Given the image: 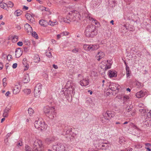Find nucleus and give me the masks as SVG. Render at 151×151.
<instances>
[{
    "label": "nucleus",
    "instance_id": "1",
    "mask_svg": "<svg viewBox=\"0 0 151 151\" xmlns=\"http://www.w3.org/2000/svg\"><path fill=\"white\" fill-rule=\"evenodd\" d=\"M81 17L79 12L76 10L70 12L66 16V18L63 19V21L66 23H69L70 22H79Z\"/></svg>",
    "mask_w": 151,
    "mask_h": 151
},
{
    "label": "nucleus",
    "instance_id": "2",
    "mask_svg": "<svg viewBox=\"0 0 151 151\" xmlns=\"http://www.w3.org/2000/svg\"><path fill=\"white\" fill-rule=\"evenodd\" d=\"M98 34L97 30L95 25L91 24L88 25L85 31V34L88 37H93Z\"/></svg>",
    "mask_w": 151,
    "mask_h": 151
},
{
    "label": "nucleus",
    "instance_id": "3",
    "mask_svg": "<svg viewBox=\"0 0 151 151\" xmlns=\"http://www.w3.org/2000/svg\"><path fill=\"white\" fill-rule=\"evenodd\" d=\"M44 111L47 116L51 119L55 116V108L53 107L46 106L44 108Z\"/></svg>",
    "mask_w": 151,
    "mask_h": 151
},
{
    "label": "nucleus",
    "instance_id": "4",
    "mask_svg": "<svg viewBox=\"0 0 151 151\" xmlns=\"http://www.w3.org/2000/svg\"><path fill=\"white\" fill-rule=\"evenodd\" d=\"M34 124L36 128L42 131L45 130L47 127V125L45 124L44 122L41 121L39 119L37 121H35Z\"/></svg>",
    "mask_w": 151,
    "mask_h": 151
},
{
    "label": "nucleus",
    "instance_id": "5",
    "mask_svg": "<svg viewBox=\"0 0 151 151\" xmlns=\"http://www.w3.org/2000/svg\"><path fill=\"white\" fill-rule=\"evenodd\" d=\"M67 92L65 93V95L66 96V98H67L68 97H71L72 95H74V88L75 86L72 85H70V86H68L67 85Z\"/></svg>",
    "mask_w": 151,
    "mask_h": 151
},
{
    "label": "nucleus",
    "instance_id": "6",
    "mask_svg": "<svg viewBox=\"0 0 151 151\" xmlns=\"http://www.w3.org/2000/svg\"><path fill=\"white\" fill-rule=\"evenodd\" d=\"M114 112L112 111H106V113L104 115V118H102L101 121L102 123H104L103 119L104 118L107 120H109V119H111L113 117L115 116Z\"/></svg>",
    "mask_w": 151,
    "mask_h": 151
},
{
    "label": "nucleus",
    "instance_id": "7",
    "mask_svg": "<svg viewBox=\"0 0 151 151\" xmlns=\"http://www.w3.org/2000/svg\"><path fill=\"white\" fill-rule=\"evenodd\" d=\"M33 147L37 150H40L42 147V141L39 139L36 140L34 142Z\"/></svg>",
    "mask_w": 151,
    "mask_h": 151
},
{
    "label": "nucleus",
    "instance_id": "8",
    "mask_svg": "<svg viewBox=\"0 0 151 151\" xmlns=\"http://www.w3.org/2000/svg\"><path fill=\"white\" fill-rule=\"evenodd\" d=\"M118 85L114 83H111L109 86V89L113 91H115V93L119 92V88Z\"/></svg>",
    "mask_w": 151,
    "mask_h": 151
},
{
    "label": "nucleus",
    "instance_id": "9",
    "mask_svg": "<svg viewBox=\"0 0 151 151\" xmlns=\"http://www.w3.org/2000/svg\"><path fill=\"white\" fill-rule=\"evenodd\" d=\"M25 31L29 34L30 35L32 32V29L31 26L28 23H26L24 25Z\"/></svg>",
    "mask_w": 151,
    "mask_h": 151
},
{
    "label": "nucleus",
    "instance_id": "10",
    "mask_svg": "<svg viewBox=\"0 0 151 151\" xmlns=\"http://www.w3.org/2000/svg\"><path fill=\"white\" fill-rule=\"evenodd\" d=\"M56 150L58 151H65V147L64 144L59 143L57 144L56 147Z\"/></svg>",
    "mask_w": 151,
    "mask_h": 151
},
{
    "label": "nucleus",
    "instance_id": "11",
    "mask_svg": "<svg viewBox=\"0 0 151 151\" xmlns=\"http://www.w3.org/2000/svg\"><path fill=\"white\" fill-rule=\"evenodd\" d=\"M103 140H100V143L102 144L101 146V149H106L109 147L108 142L107 141H105Z\"/></svg>",
    "mask_w": 151,
    "mask_h": 151
},
{
    "label": "nucleus",
    "instance_id": "12",
    "mask_svg": "<svg viewBox=\"0 0 151 151\" xmlns=\"http://www.w3.org/2000/svg\"><path fill=\"white\" fill-rule=\"evenodd\" d=\"M21 88V86L19 83H18V85H16L13 90V93L15 94L18 93L20 91Z\"/></svg>",
    "mask_w": 151,
    "mask_h": 151
},
{
    "label": "nucleus",
    "instance_id": "13",
    "mask_svg": "<svg viewBox=\"0 0 151 151\" xmlns=\"http://www.w3.org/2000/svg\"><path fill=\"white\" fill-rule=\"evenodd\" d=\"M80 83L82 86H86L89 83L88 79L87 78L83 79L80 81Z\"/></svg>",
    "mask_w": 151,
    "mask_h": 151
},
{
    "label": "nucleus",
    "instance_id": "14",
    "mask_svg": "<svg viewBox=\"0 0 151 151\" xmlns=\"http://www.w3.org/2000/svg\"><path fill=\"white\" fill-rule=\"evenodd\" d=\"M104 53L102 52H98L96 56L97 60L99 61L101 59L104 58Z\"/></svg>",
    "mask_w": 151,
    "mask_h": 151
},
{
    "label": "nucleus",
    "instance_id": "15",
    "mask_svg": "<svg viewBox=\"0 0 151 151\" xmlns=\"http://www.w3.org/2000/svg\"><path fill=\"white\" fill-rule=\"evenodd\" d=\"M22 51L19 48H17L15 51V56L16 58H19L22 54Z\"/></svg>",
    "mask_w": 151,
    "mask_h": 151
},
{
    "label": "nucleus",
    "instance_id": "16",
    "mask_svg": "<svg viewBox=\"0 0 151 151\" xmlns=\"http://www.w3.org/2000/svg\"><path fill=\"white\" fill-rule=\"evenodd\" d=\"M25 16L27 19L32 23H33L35 22L34 18L29 14H27Z\"/></svg>",
    "mask_w": 151,
    "mask_h": 151
},
{
    "label": "nucleus",
    "instance_id": "17",
    "mask_svg": "<svg viewBox=\"0 0 151 151\" xmlns=\"http://www.w3.org/2000/svg\"><path fill=\"white\" fill-rule=\"evenodd\" d=\"M10 109V108L6 107L4 111L3 116L4 117H6L8 116V114L9 111Z\"/></svg>",
    "mask_w": 151,
    "mask_h": 151
},
{
    "label": "nucleus",
    "instance_id": "18",
    "mask_svg": "<svg viewBox=\"0 0 151 151\" xmlns=\"http://www.w3.org/2000/svg\"><path fill=\"white\" fill-rule=\"evenodd\" d=\"M145 92L141 91L138 92L136 94V96L138 98H139L143 97L145 95Z\"/></svg>",
    "mask_w": 151,
    "mask_h": 151
},
{
    "label": "nucleus",
    "instance_id": "19",
    "mask_svg": "<svg viewBox=\"0 0 151 151\" xmlns=\"http://www.w3.org/2000/svg\"><path fill=\"white\" fill-rule=\"evenodd\" d=\"M116 72L115 71H113L111 70H109L108 74H109V77L111 78L116 77Z\"/></svg>",
    "mask_w": 151,
    "mask_h": 151
},
{
    "label": "nucleus",
    "instance_id": "20",
    "mask_svg": "<svg viewBox=\"0 0 151 151\" xmlns=\"http://www.w3.org/2000/svg\"><path fill=\"white\" fill-rule=\"evenodd\" d=\"M23 81V82L24 83H27L29 81V77L28 74H26L24 75Z\"/></svg>",
    "mask_w": 151,
    "mask_h": 151
},
{
    "label": "nucleus",
    "instance_id": "21",
    "mask_svg": "<svg viewBox=\"0 0 151 151\" xmlns=\"http://www.w3.org/2000/svg\"><path fill=\"white\" fill-rule=\"evenodd\" d=\"M34 62L36 63H38L40 61V58L38 55H35L33 57Z\"/></svg>",
    "mask_w": 151,
    "mask_h": 151
},
{
    "label": "nucleus",
    "instance_id": "22",
    "mask_svg": "<svg viewBox=\"0 0 151 151\" xmlns=\"http://www.w3.org/2000/svg\"><path fill=\"white\" fill-rule=\"evenodd\" d=\"M41 92L35 89L34 91V96L36 98H39L40 96Z\"/></svg>",
    "mask_w": 151,
    "mask_h": 151
},
{
    "label": "nucleus",
    "instance_id": "23",
    "mask_svg": "<svg viewBox=\"0 0 151 151\" xmlns=\"http://www.w3.org/2000/svg\"><path fill=\"white\" fill-rule=\"evenodd\" d=\"M39 24L41 26L44 27L47 24V22L45 20L42 19L39 21Z\"/></svg>",
    "mask_w": 151,
    "mask_h": 151
},
{
    "label": "nucleus",
    "instance_id": "24",
    "mask_svg": "<svg viewBox=\"0 0 151 151\" xmlns=\"http://www.w3.org/2000/svg\"><path fill=\"white\" fill-rule=\"evenodd\" d=\"M91 45L84 44L83 46V47L85 50L91 51Z\"/></svg>",
    "mask_w": 151,
    "mask_h": 151
},
{
    "label": "nucleus",
    "instance_id": "25",
    "mask_svg": "<svg viewBox=\"0 0 151 151\" xmlns=\"http://www.w3.org/2000/svg\"><path fill=\"white\" fill-rule=\"evenodd\" d=\"M108 60H107L106 61H105V62H106L108 63L105 66V70H107L111 68L112 63L111 61H110L109 63H108Z\"/></svg>",
    "mask_w": 151,
    "mask_h": 151
},
{
    "label": "nucleus",
    "instance_id": "26",
    "mask_svg": "<svg viewBox=\"0 0 151 151\" xmlns=\"http://www.w3.org/2000/svg\"><path fill=\"white\" fill-rule=\"evenodd\" d=\"M126 71V76L127 78H129L131 76V71L129 68H125Z\"/></svg>",
    "mask_w": 151,
    "mask_h": 151
},
{
    "label": "nucleus",
    "instance_id": "27",
    "mask_svg": "<svg viewBox=\"0 0 151 151\" xmlns=\"http://www.w3.org/2000/svg\"><path fill=\"white\" fill-rule=\"evenodd\" d=\"M91 51L96 50L98 49L99 47V45H91Z\"/></svg>",
    "mask_w": 151,
    "mask_h": 151
},
{
    "label": "nucleus",
    "instance_id": "28",
    "mask_svg": "<svg viewBox=\"0 0 151 151\" xmlns=\"http://www.w3.org/2000/svg\"><path fill=\"white\" fill-rule=\"evenodd\" d=\"M7 4L6 3L2 2H1L0 3V6L1 8L4 9H5L7 10L8 9H7V8H6V7H7Z\"/></svg>",
    "mask_w": 151,
    "mask_h": 151
},
{
    "label": "nucleus",
    "instance_id": "29",
    "mask_svg": "<svg viewBox=\"0 0 151 151\" xmlns=\"http://www.w3.org/2000/svg\"><path fill=\"white\" fill-rule=\"evenodd\" d=\"M42 88V85L40 83L37 84L35 87V89L40 91Z\"/></svg>",
    "mask_w": 151,
    "mask_h": 151
},
{
    "label": "nucleus",
    "instance_id": "30",
    "mask_svg": "<svg viewBox=\"0 0 151 151\" xmlns=\"http://www.w3.org/2000/svg\"><path fill=\"white\" fill-rule=\"evenodd\" d=\"M22 63L24 65L26 68V69L24 70H27L28 69L29 66L27 65V59L26 58H24L23 60Z\"/></svg>",
    "mask_w": 151,
    "mask_h": 151
},
{
    "label": "nucleus",
    "instance_id": "31",
    "mask_svg": "<svg viewBox=\"0 0 151 151\" xmlns=\"http://www.w3.org/2000/svg\"><path fill=\"white\" fill-rule=\"evenodd\" d=\"M68 128V126H65L64 129V132H65V134H68L71 131L70 129H69L68 130H67Z\"/></svg>",
    "mask_w": 151,
    "mask_h": 151
},
{
    "label": "nucleus",
    "instance_id": "32",
    "mask_svg": "<svg viewBox=\"0 0 151 151\" xmlns=\"http://www.w3.org/2000/svg\"><path fill=\"white\" fill-rule=\"evenodd\" d=\"M55 140V138L54 137L50 136L47 138L45 139L46 142H52Z\"/></svg>",
    "mask_w": 151,
    "mask_h": 151
},
{
    "label": "nucleus",
    "instance_id": "33",
    "mask_svg": "<svg viewBox=\"0 0 151 151\" xmlns=\"http://www.w3.org/2000/svg\"><path fill=\"white\" fill-rule=\"evenodd\" d=\"M22 12L20 10H17L14 12V14L18 16L22 14Z\"/></svg>",
    "mask_w": 151,
    "mask_h": 151
},
{
    "label": "nucleus",
    "instance_id": "34",
    "mask_svg": "<svg viewBox=\"0 0 151 151\" xmlns=\"http://www.w3.org/2000/svg\"><path fill=\"white\" fill-rule=\"evenodd\" d=\"M18 39V36L16 35H14L12 37V41L13 42H17Z\"/></svg>",
    "mask_w": 151,
    "mask_h": 151
},
{
    "label": "nucleus",
    "instance_id": "35",
    "mask_svg": "<svg viewBox=\"0 0 151 151\" xmlns=\"http://www.w3.org/2000/svg\"><path fill=\"white\" fill-rule=\"evenodd\" d=\"M132 105H130V106H128L126 108V111L127 112H129L132 110Z\"/></svg>",
    "mask_w": 151,
    "mask_h": 151
},
{
    "label": "nucleus",
    "instance_id": "36",
    "mask_svg": "<svg viewBox=\"0 0 151 151\" xmlns=\"http://www.w3.org/2000/svg\"><path fill=\"white\" fill-rule=\"evenodd\" d=\"M85 17L87 18L88 19L90 20H91L92 19L94 21H96V20H94V19H93L92 17H91L90 15L89 14H88V13H86V14H85Z\"/></svg>",
    "mask_w": 151,
    "mask_h": 151
},
{
    "label": "nucleus",
    "instance_id": "37",
    "mask_svg": "<svg viewBox=\"0 0 151 151\" xmlns=\"http://www.w3.org/2000/svg\"><path fill=\"white\" fill-rule=\"evenodd\" d=\"M7 7L12 8L14 6V3L12 1H9L8 2Z\"/></svg>",
    "mask_w": 151,
    "mask_h": 151
},
{
    "label": "nucleus",
    "instance_id": "38",
    "mask_svg": "<svg viewBox=\"0 0 151 151\" xmlns=\"http://www.w3.org/2000/svg\"><path fill=\"white\" fill-rule=\"evenodd\" d=\"M25 151H34V150H32L30 147L27 145H26L25 146Z\"/></svg>",
    "mask_w": 151,
    "mask_h": 151
},
{
    "label": "nucleus",
    "instance_id": "39",
    "mask_svg": "<svg viewBox=\"0 0 151 151\" xmlns=\"http://www.w3.org/2000/svg\"><path fill=\"white\" fill-rule=\"evenodd\" d=\"M72 52L75 53L79 52L80 50L78 48H75L72 50Z\"/></svg>",
    "mask_w": 151,
    "mask_h": 151
},
{
    "label": "nucleus",
    "instance_id": "40",
    "mask_svg": "<svg viewBox=\"0 0 151 151\" xmlns=\"http://www.w3.org/2000/svg\"><path fill=\"white\" fill-rule=\"evenodd\" d=\"M129 96L126 95L122 97V99L124 101H126L129 99Z\"/></svg>",
    "mask_w": 151,
    "mask_h": 151
},
{
    "label": "nucleus",
    "instance_id": "41",
    "mask_svg": "<svg viewBox=\"0 0 151 151\" xmlns=\"http://www.w3.org/2000/svg\"><path fill=\"white\" fill-rule=\"evenodd\" d=\"M24 92L27 94H29L31 92V90L29 89H26L24 90Z\"/></svg>",
    "mask_w": 151,
    "mask_h": 151
},
{
    "label": "nucleus",
    "instance_id": "42",
    "mask_svg": "<svg viewBox=\"0 0 151 151\" xmlns=\"http://www.w3.org/2000/svg\"><path fill=\"white\" fill-rule=\"evenodd\" d=\"M57 24V22L56 21L52 22L51 21H50L49 22V24L52 26H53Z\"/></svg>",
    "mask_w": 151,
    "mask_h": 151
},
{
    "label": "nucleus",
    "instance_id": "43",
    "mask_svg": "<svg viewBox=\"0 0 151 151\" xmlns=\"http://www.w3.org/2000/svg\"><path fill=\"white\" fill-rule=\"evenodd\" d=\"M32 36L35 37L36 39H38V36L37 34L35 32H32Z\"/></svg>",
    "mask_w": 151,
    "mask_h": 151
},
{
    "label": "nucleus",
    "instance_id": "44",
    "mask_svg": "<svg viewBox=\"0 0 151 151\" xmlns=\"http://www.w3.org/2000/svg\"><path fill=\"white\" fill-rule=\"evenodd\" d=\"M28 112L29 114L30 115L32 114L34 112V111L33 109L31 108H29L28 109Z\"/></svg>",
    "mask_w": 151,
    "mask_h": 151
},
{
    "label": "nucleus",
    "instance_id": "45",
    "mask_svg": "<svg viewBox=\"0 0 151 151\" xmlns=\"http://www.w3.org/2000/svg\"><path fill=\"white\" fill-rule=\"evenodd\" d=\"M6 78H4L3 79V86L4 87H5L6 86Z\"/></svg>",
    "mask_w": 151,
    "mask_h": 151
},
{
    "label": "nucleus",
    "instance_id": "46",
    "mask_svg": "<svg viewBox=\"0 0 151 151\" xmlns=\"http://www.w3.org/2000/svg\"><path fill=\"white\" fill-rule=\"evenodd\" d=\"M136 85L138 88H140L142 87V83L139 82H137L136 83Z\"/></svg>",
    "mask_w": 151,
    "mask_h": 151
},
{
    "label": "nucleus",
    "instance_id": "47",
    "mask_svg": "<svg viewBox=\"0 0 151 151\" xmlns=\"http://www.w3.org/2000/svg\"><path fill=\"white\" fill-rule=\"evenodd\" d=\"M139 110L140 112L142 113L143 114H145V113L146 112V110L144 109H140Z\"/></svg>",
    "mask_w": 151,
    "mask_h": 151
},
{
    "label": "nucleus",
    "instance_id": "48",
    "mask_svg": "<svg viewBox=\"0 0 151 151\" xmlns=\"http://www.w3.org/2000/svg\"><path fill=\"white\" fill-rule=\"evenodd\" d=\"M46 55L49 58H51L52 57V54L50 52H49L48 53L46 52Z\"/></svg>",
    "mask_w": 151,
    "mask_h": 151
},
{
    "label": "nucleus",
    "instance_id": "49",
    "mask_svg": "<svg viewBox=\"0 0 151 151\" xmlns=\"http://www.w3.org/2000/svg\"><path fill=\"white\" fill-rule=\"evenodd\" d=\"M69 33L67 32H64L61 33V35L63 36L68 35Z\"/></svg>",
    "mask_w": 151,
    "mask_h": 151
},
{
    "label": "nucleus",
    "instance_id": "50",
    "mask_svg": "<svg viewBox=\"0 0 151 151\" xmlns=\"http://www.w3.org/2000/svg\"><path fill=\"white\" fill-rule=\"evenodd\" d=\"M147 116L149 118H151V110H150L147 113Z\"/></svg>",
    "mask_w": 151,
    "mask_h": 151
},
{
    "label": "nucleus",
    "instance_id": "51",
    "mask_svg": "<svg viewBox=\"0 0 151 151\" xmlns=\"http://www.w3.org/2000/svg\"><path fill=\"white\" fill-rule=\"evenodd\" d=\"M124 141L123 139V138L122 137L120 138L119 139V142L120 143L122 144L123 143Z\"/></svg>",
    "mask_w": 151,
    "mask_h": 151
},
{
    "label": "nucleus",
    "instance_id": "52",
    "mask_svg": "<svg viewBox=\"0 0 151 151\" xmlns=\"http://www.w3.org/2000/svg\"><path fill=\"white\" fill-rule=\"evenodd\" d=\"M12 58V56L11 55H8L7 57V60H10Z\"/></svg>",
    "mask_w": 151,
    "mask_h": 151
},
{
    "label": "nucleus",
    "instance_id": "53",
    "mask_svg": "<svg viewBox=\"0 0 151 151\" xmlns=\"http://www.w3.org/2000/svg\"><path fill=\"white\" fill-rule=\"evenodd\" d=\"M17 45L20 46H21L23 45V43L22 42H17Z\"/></svg>",
    "mask_w": 151,
    "mask_h": 151
},
{
    "label": "nucleus",
    "instance_id": "54",
    "mask_svg": "<svg viewBox=\"0 0 151 151\" xmlns=\"http://www.w3.org/2000/svg\"><path fill=\"white\" fill-rule=\"evenodd\" d=\"M17 63H14L12 65V68H16L17 66Z\"/></svg>",
    "mask_w": 151,
    "mask_h": 151
},
{
    "label": "nucleus",
    "instance_id": "55",
    "mask_svg": "<svg viewBox=\"0 0 151 151\" xmlns=\"http://www.w3.org/2000/svg\"><path fill=\"white\" fill-rule=\"evenodd\" d=\"M22 145V143L21 142H19L17 143V145L18 147H19V146H21Z\"/></svg>",
    "mask_w": 151,
    "mask_h": 151
},
{
    "label": "nucleus",
    "instance_id": "56",
    "mask_svg": "<svg viewBox=\"0 0 151 151\" xmlns=\"http://www.w3.org/2000/svg\"><path fill=\"white\" fill-rule=\"evenodd\" d=\"M99 144L98 147L99 148L101 149V146L102 144H101V143H100V140L99 141Z\"/></svg>",
    "mask_w": 151,
    "mask_h": 151
},
{
    "label": "nucleus",
    "instance_id": "57",
    "mask_svg": "<svg viewBox=\"0 0 151 151\" xmlns=\"http://www.w3.org/2000/svg\"><path fill=\"white\" fill-rule=\"evenodd\" d=\"M3 65L2 62H0V70L2 69Z\"/></svg>",
    "mask_w": 151,
    "mask_h": 151
},
{
    "label": "nucleus",
    "instance_id": "58",
    "mask_svg": "<svg viewBox=\"0 0 151 151\" xmlns=\"http://www.w3.org/2000/svg\"><path fill=\"white\" fill-rule=\"evenodd\" d=\"M10 94V92H9V91H8L6 93H5V96H9V94Z\"/></svg>",
    "mask_w": 151,
    "mask_h": 151
},
{
    "label": "nucleus",
    "instance_id": "59",
    "mask_svg": "<svg viewBox=\"0 0 151 151\" xmlns=\"http://www.w3.org/2000/svg\"><path fill=\"white\" fill-rule=\"evenodd\" d=\"M145 145L146 146L148 147H151V144L150 143L145 144Z\"/></svg>",
    "mask_w": 151,
    "mask_h": 151
},
{
    "label": "nucleus",
    "instance_id": "60",
    "mask_svg": "<svg viewBox=\"0 0 151 151\" xmlns=\"http://www.w3.org/2000/svg\"><path fill=\"white\" fill-rule=\"evenodd\" d=\"M36 1H37L40 4H42L43 3V1H41V0H36Z\"/></svg>",
    "mask_w": 151,
    "mask_h": 151
},
{
    "label": "nucleus",
    "instance_id": "61",
    "mask_svg": "<svg viewBox=\"0 0 151 151\" xmlns=\"http://www.w3.org/2000/svg\"><path fill=\"white\" fill-rule=\"evenodd\" d=\"M53 68L55 69H57L58 68V67L57 65L54 64L53 65Z\"/></svg>",
    "mask_w": 151,
    "mask_h": 151
},
{
    "label": "nucleus",
    "instance_id": "62",
    "mask_svg": "<svg viewBox=\"0 0 151 151\" xmlns=\"http://www.w3.org/2000/svg\"><path fill=\"white\" fill-rule=\"evenodd\" d=\"M145 148L147 150L146 151H151V149H150L149 147H145Z\"/></svg>",
    "mask_w": 151,
    "mask_h": 151
},
{
    "label": "nucleus",
    "instance_id": "63",
    "mask_svg": "<svg viewBox=\"0 0 151 151\" xmlns=\"http://www.w3.org/2000/svg\"><path fill=\"white\" fill-rule=\"evenodd\" d=\"M11 133H8L6 136V137H7V139L8 137H9L11 135Z\"/></svg>",
    "mask_w": 151,
    "mask_h": 151
},
{
    "label": "nucleus",
    "instance_id": "64",
    "mask_svg": "<svg viewBox=\"0 0 151 151\" xmlns=\"http://www.w3.org/2000/svg\"><path fill=\"white\" fill-rule=\"evenodd\" d=\"M124 64L125 65L126 68H129V66L127 65V63L126 62H124Z\"/></svg>",
    "mask_w": 151,
    "mask_h": 151
}]
</instances>
